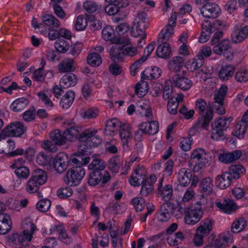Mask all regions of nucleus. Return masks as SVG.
Here are the masks:
<instances>
[{
	"instance_id": "obj_1",
	"label": "nucleus",
	"mask_w": 248,
	"mask_h": 248,
	"mask_svg": "<svg viewBox=\"0 0 248 248\" xmlns=\"http://www.w3.org/2000/svg\"><path fill=\"white\" fill-rule=\"evenodd\" d=\"M96 133V130L90 128L84 131L80 135L79 140L82 143L79 146L78 151L71 155L72 163L79 166H84L89 163L91 158L86 155L90 154L91 152L88 150L90 148L97 146L101 142Z\"/></svg>"
},
{
	"instance_id": "obj_2",
	"label": "nucleus",
	"mask_w": 248,
	"mask_h": 248,
	"mask_svg": "<svg viewBox=\"0 0 248 248\" xmlns=\"http://www.w3.org/2000/svg\"><path fill=\"white\" fill-rule=\"evenodd\" d=\"M121 46H113L109 50L110 58L113 61H119L124 56L134 57L138 53L137 47L134 46L128 36H124L118 44Z\"/></svg>"
},
{
	"instance_id": "obj_3",
	"label": "nucleus",
	"mask_w": 248,
	"mask_h": 248,
	"mask_svg": "<svg viewBox=\"0 0 248 248\" xmlns=\"http://www.w3.org/2000/svg\"><path fill=\"white\" fill-rule=\"evenodd\" d=\"M211 161L210 154L203 149L198 148L191 152L188 161V166L193 171L199 172L209 165Z\"/></svg>"
},
{
	"instance_id": "obj_4",
	"label": "nucleus",
	"mask_w": 248,
	"mask_h": 248,
	"mask_svg": "<svg viewBox=\"0 0 248 248\" xmlns=\"http://www.w3.org/2000/svg\"><path fill=\"white\" fill-rule=\"evenodd\" d=\"M22 228V232L20 233H14L11 236L10 240L15 243H18L23 245H27L32 240L36 228L30 217H27L23 220Z\"/></svg>"
},
{
	"instance_id": "obj_5",
	"label": "nucleus",
	"mask_w": 248,
	"mask_h": 248,
	"mask_svg": "<svg viewBox=\"0 0 248 248\" xmlns=\"http://www.w3.org/2000/svg\"><path fill=\"white\" fill-rule=\"evenodd\" d=\"M196 108L200 111L202 118L199 122L197 126H200L203 129H207L213 119V112L209 104L202 99H199L195 102ZM197 126L192 128L190 133L192 134Z\"/></svg>"
},
{
	"instance_id": "obj_6",
	"label": "nucleus",
	"mask_w": 248,
	"mask_h": 248,
	"mask_svg": "<svg viewBox=\"0 0 248 248\" xmlns=\"http://www.w3.org/2000/svg\"><path fill=\"white\" fill-rule=\"evenodd\" d=\"M79 133V128L72 127L63 132L55 130L50 133V138L57 144L62 145L67 141H73L76 140Z\"/></svg>"
},
{
	"instance_id": "obj_7",
	"label": "nucleus",
	"mask_w": 248,
	"mask_h": 248,
	"mask_svg": "<svg viewBox=\"0 0 248 248\" xmlns=\"http://www.w3.org/2000/svg\"><path fill=\"white\" fill-rule=\"evenodd\" d=\"M202 205L188 204L184 209V221L186 224L194 225L199 222L203 214Z\"/></svg>"
},
{
	"instance_id": "obj_8",
	"label": "nucleus",
	"mask_w": 248,
	"mask_h": 248,
	"mask_svg": "<svg viewBox=\"0 0 248 248\" xmlns=\"http://www.w3.org/2000/svg\"><path fill=\"white\" fill-rule=\"evenodd\" d=\"M232 120L231 118L225 117H220L215 119L212 123L211 138L215 140L223 139L224 131L229 127Z\"/></svg>"
},
{
	"instance_id": "obj_9",
	"label": "nucleus",
	"mask_w": 248,
	"mask_h": 248,
	"mask_svg": "<svg viewBox=\"0 0 248 248\" xmlns=\"http://www.w3.org/2000/svg\"><path fill=\"white\" fill-rule=\"evenodd\" d=\"M85 175V170L81 167H74L69 169L66 173L65 183L70 186H77Z\"/></svg>"
},
{
	"instance_id": "obj_10",
	"label": "nucleus",
	"mask_w": 248,
	"mask_h": 248,
	"mask_svg": "<svg viewBox=\"0 0 248 248\" xmlns=\"http://www.w3.org/2000/svg\"><path fill=\"white\" fill-rule=\"evenodd\" d=\"M148 23L146 14L143 12L139 13L134 19L131 30V35L134 37L137 38L140 34L145 32Z\"/></svg>"
},
{
	"instance_id": "obj_11",
	"label": "nucleus",
	"mask_w": 248,
	"mask_h": 248,
	"mask_svg": "<svg viewBox=\"0 0 248 248\" xmlns=\"http://www.w3.org/2000/svg\"><path fill=\"white\" fill-rule=\"evenodd\" d=\"M222 23L219 20L215 21L212 24L208 21L202 23V31L199 38V42L201 43L206 42L210 38L212 32L215 30L222 29Z\"/></svg>"
},
{
	"instance_id": "obj_12",
	"label": "nucleus",
	"mask_w": 248,
	"mask_h": 248,
	"mask_svg": "<svg viewBox=\"0 0 248 248\" xmlns=\"http://www.w3.org/2000/svg\"><path fill=\"white\" fill-rule=\"evenodd\" d=\"M195 201L193 204L197 205H202L206 201L204 194H197L192 188H187L184 192L182 197L180 199L179 202L186 203Z\"/></svg>"
},
{
	"instance_id": "obj_13",
	"label": "nucleus",
	"mask_w": 248,
	"mask_h": 248,
	"mask_svg": "<svg viewBox=\"0 0 248 248\" xmlns=\"http://www.w3.org/2000/svg\"><path fill=\"white\" fill-rule=\"evenodd\" d=\"M213 51L219 55H224L228 60L233 58L232 53L231 51V42L229 39H223L214 44Z\"/></svg>"
},
{
	"instance_id": "obj_14",
	"label": "nucleus",
	"mask_w": 248,
	"mask_h": 248,
	"mask_svg": "<svg viewBox=\"0 0 248 248\" xmlns=\"http://www.w3.org/2000/svg\"><path fill=\"white\" fill-rule=\"evenodd\" d=\"M227 90L228 88L226 85H222L215 93L214 100V103L217 104V105H215L214 107L215 110L219 114L225 113V109L223 105L224 97L226 95Z\"/></svg>"
},
{
	"instance_id": "obj_15",
	"label": "nucleus",
	"mask_w": 248,
	"mask_h": 248,
	"mask_svg": "<svg viewBox=\"0 0 248 248\" xmlns=\"http://www.w3.org/2000/svg\"><path fill=\"white\" fill-rule=\"evenodd\" d=\"M69 162L70 158L66 154L59 153L53 159V168L57 173H62L67 169Z\"/></svg>"
},
{
	"instance_id": "obj_16",
	"label": "nucleus",
	"mask_w": 248,
	"mask_h": 248,
	"mask_svg": "<svg viewBox=\"0 0 248 248\" xmlns=\"http://www.w3.org/2000/svg\"><path fill=\"white\" fill-rule=\"evenodd\" d=\"M15 174L20 179H26L30 175L29 168L25 165V161L21 158L15 160L11 165Z\"/></svg>"
},
{
	"instance_id": "obj_17",
	"label": "nucleus",
	"mask_w": 248,
	"mask_h": 248,
	"mask_svg": "<svg viewBox=\"0 0 248 248\" xmlns=\"http://www.w3.org/2000/svg\"><path fill=\"white\" fill-rule=\"evenodd\" d=\"M26 130V127L18 122H13L4 129L3 133L8 136L18 137L22 135Z\"/></svg>"
},
{
	"instance_id": "obj_18",
	"label": "nucleus",
	"mask_w": 248,
	"mask_h": 248,
	"mask_svg": "<svg viewBox=\"0 0 248 248\" xmlns=\"http://www.w3.org/2000/svg\"><path fill=\"white\" fill-rule=\"evenodd\" d=\"M220 13V7L215 3H208L201 9V14L206 18H217Z\"/></svg>"
},
{
	"instance_id": "obj_19",
	"label": "nucleus",
	"mask_w": 248,
	"mask_h": 248,
	"mask_svg": "<svg viewBox=\"0 0 248 248\" xmlns=\"http://www.w3.org/2000/svg\"><path fill=\"white\" fill-rule=\"evenodd\" d=\"M215 204L220 211L228 214H232L238 208L234 201L230 199L222 201L218 199L215 201Z\"/></svg>"
},
{
	"instance_id": "obj_20",
	"label": "nucleus",
	"mask_w": 248,
	"mask_h": 248,
	"mask_svg": "<svg viewBox=\"0 0 248 248\" xmlns=\"http://www.w3.org/2000/svg\"><path fill=\"white\" fill-rule=\"evenodd\" d=\"M171 81L173 86L184 91L189 90L192 85V82L190 79L179 74L175 75Z\"/></svg>"
},
{
	"instance_id": "obj_21",
	"label": "nucleus",
	"mask_w": 248,
	"mask_h": 248,
	"mask_svg": "<svg viewBox=\"0 0 248 248\" xmlns=\"http://www.w3.org/2000/svg\"><path fill=\"white\" fill-rule=\"evenodd\" d=\"M115 31L111 26H107L102 31L103 39L106 41L118 45L123 37L115 36Z\"/></svg>"
},
{
	"instance_id": "obj_22",
	"label": "nucleus",
	"mask_w": 248,
	"mask_h": 248,
	"mask_svg": "<svg viewBox=\"0 0 248 248\" xmlns=\"http://www.w3.org/2000/svg\"><path fill=\"white\" fill-rule=\"evenodd\" d=\"M136 113L137 115L143 116L150 119L152 116V109L150 106V102L147 100H141L137 104Z\"/></svg>"
},
{
	"instance_id": "obj_23",
	"label": "nucleus",
	"mask_w": 248,
	"mask_h": 248,
	"mask_svg": "<svg viewBox=\"0 0 248 248\" xmlns=\"http://www.w3.org/2000/svg\"><path fill=\"white\" fill-rule=\"evenodd\" d=\"M119 134L123 148L124 150H126L128 148L129 141L132 136V130L130 125L129 124L123 125L121 127Z\"/></svg>"
},
{
	"instance_id": "obj_24",
	"label": "nucleus",
	"mask_w": 248,
	"mask_h": 248,
	"mask_svg": "<svg viewBox=\"0 0 248 248\" xmlns=\"http://www.w3.org/2000/svg\"><path fill=\"white\" fill-rule=\"evenodd\" d=\"M248 36V26L238 29L235 26L231 34V40L234 43H239Z\"/></svg>"
},
{
	"instance_id": "obj_25",
	"label": "nucleus",
	"mask_w": 248,
	"mask_h": 248,
	"mask_svg": "<svg viewBox=\"0 0 248 248\" xmlns=\"http://www.w3.org/2000/svg\"><path fill=\"white\" fill-rule=\"evenodd\" d=\"M139 129L143 133L155 135L158 131L159 124L158 122L155 121L149 123L142 122L139 124Z\"/></svg>"
},
{
	"instance_id": "obj_26",
	"label": "nucleus",
	"mask_w": 248,
	"mask_h": 248,
	"mask_svg": "<svg viewBox=\"0 0 248 248\" xmlns=\"http://www.w3.org/2000/svg\"><path fill=\"white\" fill-rule=\"evenodd\" d=\"M247 127H248V124L246 121L243 120L242 117L240 121H238L234 124L232 134L239 139H243L247 131Z\"/></svg>"
},
{
	"instance_id": "obj_27",
	"label": "nucleus",
	"mask_w": 248,
	"mask_h": 248,
	"mask_svg": "<svg viewBox=\"0 0 248 248\" xmlns=\"http://www.w3.org/2000/svg\"><path fill=\"white\" fill-rule=\"evenodd\" d=\"M162 70L156 66H152L146 68L141 74L142 79H157L162 74Z\"/></svg>"
},
{
	"instance_id": "obj_28",
	"label": "nucleus",
	"mask_w": 248,
	"mask_h": 248,
	"mask_svg": "<svg viewBox=\"0 0 248 248\" xmlns=\"http://www.w3.org/2000/svg\"><path fill=\"white\" fill-rule=\"evenodd\" d=\"M171 52L170 45L166 41L160 42L155 51L156 56L164 59L168 58L170 56Z\"/></svg>"
},
{
	"instance_id": "obj_29",
	"label": "nucleus",
	"mask_w": 248,
	"mask_h": 248,
	"mask_svg": "<svg viewBox=\"0 0 248 248\" xmlns=\"http://www.w3.org/2000/svg\"><path fill=\"white\" fill-rule=\"evenodd\" d=\"M121 125L120 121L117 118H112L106 122L104 133L106 135L113 136L117 128Z\"/></svg>"
},
{
	"instance_id": "obj_30",
	"label": "nucleus",
	"mask_w": 248,
	"mask_h": 248,
	"mask_svg": "<svg viewBox=\"0 0 248 248\" xmlns=\"http://www.w3.org/2000/svg\"><path fill=\"white\" fill-rule=\"evenodd\" d=\"M232 180L230 174L225 172L216 178L215 185L220 189H225L230 186Z\"/></svg>"
},
{
	"instance_id": "obj_31",
	"label": "nucleus",
	"mask_w": 248,
	"mask_h": 248,
	"mask_svg": "<svg viewBox=\"0 0 248 248\" xmlns=\"http://www.w3.org/2000/svg\"><path fill=\"white\" fill-rule=\"evenodd\" d=\"M92 158L93 161L88 166L89 170L101 172L106 168V163L104 160L98 158L97 155H93Z\"/></svg>"
},
{
	"instance_id": "obj_32",
	"label": "nucleus",
	"mask_w": 248,
	"mask_h": 248,
	"mask_svg": "<svg viewBox=\"0 0 248 248\" xmlns=\"http://www.w3.org/2000/svg\"><path fill=\"white\" fill-rule=\"evenodd\" d=\"M204 63V59L201 55H197L192 60H189L185 64V67L189 72H194Z\"/></svg>"
},
{
	"instance_id": "obj_33",
	"label": "nucleus",
	"mask_w": 248,
	"mask_h": 248,
	"mask_svg": "<svg viewBox=\"0 0 248 248\" xmlns=\"http://www.w3.org/2000/svg\"><path fill=\"white\" fill-rule=\"evenodd\" d=\"M78 77L74 74H65L61 79L60 86L64 88L73 87L78 82Z\"/></svg>"
},
{
	"instance_id": "obj_34",
	"label": "nucleus",
	"mask_w": 248,
	"mask_h": 248,
	"mask_svg": "<svg viewBox=\"0 0 248 248\" xmlns=\"http://www.w3.org/2000/svg\"><path fill=\"white\" fill-rule=\"evenodd\" d=\"M192 177V174L190 170L186 168H183L179 172L178 180L181 186H186L190 184Z\"/></svg>"
},
{
	"instance_id": "obj_35",
	"label": "nucleus",
	"mask_w": 248,
	"mask_h": 248,
	"mask_svg": "<svg viewBox=\"0 0 248 248\" xmlns=\"http://www.w3.org/2000/svg\"><path fill=\"white\" fill-rule=\"evenodd\" d=\"M214 222L209 218L203 220L197 227L196 231L199 233L206 236L209 234L212 230Z\"/></svg>"
},
{
	"instance_id": "obj_36",
	"label": "nucleus",
	"mask_w": 248,
	"mask_h": 248,
	"mask_svg": "<svg viewBox=\"0 0 248 248\" xmlns=\"http://www.w3.org/2000/svg\"><path fill=\"white\" fill-rule=\"evenodd\" d=\"M6 141V155H22L23 154V150L21 148L15 149V142L14 140L8 139Z\"/></svg>"
},
{
	"instance_id": "obj_37",
	"label": "nucleus",
	"mask_w": 248,
	"mask_h": 248,
	"mask_svg": "<svg viewBox=\"0 0 248 248\" xmlns=\"http://www.w3.org/2000/svg\"><path fill=\"white\" fill-rule=\"evenodd\" d=\"M234 68L230 64L225 65L221 67L218 73V76L222 80H227L233 75Z\"/></svg>"
},
{
	"instance_id": "obj_38",
	"label": "nucleus",
	"mask_w": 248,
	"mask_h": 248,
	"mask_svg": "<svg viewBox=\"0 0 248 248\" xmlns=\"http://www.w3.org/2000/svg\"><path fill=\"white\" fill-rule=\"evenodd\" d=\"M172 191L173 190L171 185H166L163 186L162 184L160 183L158 186V194L165 201H168L171 198Z\"/></svg>"
},
{
	"instance_id": "obj_39",
	"label": "nucleus",
	"mask_w": 248,
	"mask_h": 248,
	"mask_svg": "<svg viewBox=\"0 0 248 248\" xmlns=\"http://www.w3.org/2000/svg\"><path fill=\"white\" fill-rule=\"evenodd\" d=\"M75 93L71 90L67 91L62 97L60 104L63 108H68L73 103L75 99Z\"/></svg>"
},
{
	"instance_id": "obj_40",
	"label": "nucleus",
	"mask_w": 248,
	"mask_h": 248,
	"mask_svg": "<svg viewBox=\"0 0 248 248\" xmlns=\"http://www.w3.org/2000/svg\"><path fill=\"white\" fill-rule=\"evenodd\" d=\"M31 178L39 185L42 186L46 182L47 176L44 170L37 169L34 171Z\"/></svg>"
},
{
	"instance_id": "obj_41",
	"label": "nucleus",
	"mask_w": 248,
	"mask_h": 248,
	"mask_svg": "<svg viewBox=\"0 0 248 248\" xmlns=\"http://www.w3.org/2000/svg\"><path fill=\"white\" fill-rule=\"evenodd\" d=\"M185 236L181 232H178L174 234H170L167 237V243L172 247L177 246L182 243Z\"/></svg>"
},
{
	"instance_id": "obj_42",
	"label": "nucleus",
	"mask_w": 248,
	"mask_h": 248,
	"mask_svg": "<svg viewBox=\"0 0 248 248\" xmlns=\"http://www.w3.org/2000/svg\"><path fill=\"white\" fill-rule=\"evenodd\" d=\"M88 25V16L79 15L78 16L74 22L75 29L78 31H82L86 29Z\"/></svg>"
},
{
	"instance_id": "obj_43",
	"label": "nucleus",
	"mask_w": 248,
	"mask_h": 248,
	"mask_svg": "<svg viewBox=\"0 0 248 248\" xmlns=\"http://www.w3.org/2000/svg\"><path fill=\"white\" fill-rule=\"evenodd\" d=\"M28 103V100L25 98H19L13 101L11 106V109L16 112L23 110Z\"/></svg>"
},
{
	"instance_id": "obj_44",
	"label": "nucleus",
	"mask_w": 248,
	"mask_h": 248,
	"mask_svg": "<svg viewBox=\"0 0 248 248\" xmlns=\"http://www.w3.org/2000/svg\"><path fill=\"white\" fill-rule=\"evenodd\" d=\"M200 187L202 192L207 194H211L213 191V181L211 178H203L200 184Z\"/></svg>"
},
{
	"instance_id": "obj_45",
	"label": "nucleus",
	"mask_w": 248,
	"mask_h": 248,
	"mask_svg": "<svg viewBox=\"0 0 248 248\" xmlns=\"http://www.w3.org/2000/svg\"><path fill=\"white\" fill-rule=\"evenodd\" d=\"M246 219L243 217L237 218L234 221L232 225V232L237 233L242 231L247 226Z\"/></svg>"
},
{
	"instance_id": "obj_46",
	"label": "nucleus",
	"mask_w": 248,
	"mask_h": 248,
	"mask_svg": "<svg viewBox=\"0 0 248 248\" xmlns=\"http://www.w3.org/2000/svg\"><path fill=\"white\" fill-rule=\"evenodd\" d=\"M245 172V168L240 165H232L230 168L227 173H229L231 176V179H238L240 176L244 174Z\"/></svg>"
},
{
	"instance_id": "obj_47",
	"label": "nucleus",
	"mask_w": 248,
	"mask_h": 248,
	"mask_svg": "<svg viewBox=\"0 0 248 248\" xmlns=\"http://www.w3.org/2000/svg\"><path fill=\"white\" fill-rule=\"evenodd\" d=\"M144 178L145 176L140 174L139 170H136L129 179V183L131 186H139L143 183Z\"/></svg>"
},
{
	"instance_id": "obj_48",
	"label": "nucleus",
	"mask_w": 248,
	"mask_h": 248,
	"mask_svg": "<svg viewBox=\"0 0 248 248\" xmlns=\"http://www.w3.org/2000/svg\"><path fill=\"white\" fill-rule=\"evenodd\" d=\"M74 62L72 59L64 60L59 65V70L63 73L74 71Z\"/></svg>"
},
{
	"instance_id": "obj_49",
	"label": "nucleus",
	"mask_w": 248,
	"mask_h": 248,
	"mask_svg": "<svg viewBox=\"0 0 248 248\" xmlns=\"http://www.w3.org/2000/svg\"><path fill=\"white\" fill-rule=\"evenodd\" d=\"M87 62L93 67H98L102 63V59L98 53L93 52L88 55Z\"/></svg>"
},
{
	"instance_id": "obj_50",
	"label": "nucleus",
	"mask_w": 248,
	"mask_h": 248,
	"mask_svg": "<svg viewBox=\"0 0 248 248\" xmlns=\"http://www.w3.org/2000/svg\"><path fill=\"white\" fill-rule=\"evenodd\" d=\"M149 89L148 83L141 80L135 87V93L140 97L145 96Z\"/></svg>"
},
{
	"instance_id": "obj_51",
	"label": "nucleus",
	"mask_w": 248,
	"mask_h": 248,
	"mask_svg": "<svg viewBox=\"0 0 248 248\" xmlns=\"http://www.w3.org/2000/svg\"><path fill=\"white\" fill-rule=\"evenodd\" d=\"M42 21L45 25L49 27H58L60 25L59 21L50 15H46L43 16Z\"/></svg>"
},
{
	"instance_id": "obj_52",
	"label": "nucleus",
	"mask_w": 248,
	"mask_h": 248,
	"mask_svg": "<svg viewBox=\"0 0 248 248\" xmlns=\"http://www.w3.org/2000/svg\"><path fill=\"white\" fill-rule=\"evenodd\" d=\"M213 71L211 66L203 67L200 71L196 72V77L198 80H205L212 74Z\"/></svg>"
},
{
	"instance_id": "obj_53",
	"label": "nucleus",
	"mask_w": 248,
	"mask_h": 248,
	"mask_svg": "<svg viewBox=\"0 0 248 248\" xmlns=\"http://www.w3.org/2000/svg\"><path fill=\"white\" fill-rule=\"evenodd\" d=\"M131 203L134 207L136 212H141L144 208L145 202L141 197H135L131 201Z\"/></svg>"
},
{
	"instance_id": "obj_54",
	"label": "nucleus",
	"mask_w": 248,
	"mask_h": 248,
	"mask_svg": "<svg viewBox=\"0 0 248 248\" xmlns=\"http://www.w3.org/2000/svg\"><path fill=\"white\" fill-rule=\"evenodd\" d=\"M102 179V173L99 171H92L89 175L88 184L92 186L97 185Z\"/></svg>"
},
{
	"instance_id": "obj_55",
	"label": "nucleus",
	"mask_w": 248,
	"mask_h": 248,
	"mask_svg": "<svg viewBox=\"0 0 248 248\" xmlns=\"http://www.w3.org/2000/svg\"><path fill=\"white\" fill-rule=\"evenodd\" d=\"M174 28L173 26L166 25L161 31L159 34L161 39L164 40H169L174 33Z\"/></svg>"
},
{
	"instance_id": "obj_56",
	"label": "nucleus",
	"mask_w": 248,
	"mask_h": 248,
	"mask_svg": "<svg viewBox=\"0 0 248 248\" xmlns=\"http://www.w3.org/2000/svg\"><path fill=\"white\" fill-rule=\"evenodd\" d=\"M54 46L57 51L62 53H66L69 48V44L62 39L56 41Z\"/></svg>"
},
{
	"instance_id": "obj_57",
	"label": "nucleus",
	"mask_w": 248,
	"mask_h": 248,
	"mask_svg": "<svg viewBox=\"0 0 248 248\" xmlns=\"http://www.w3.org/2000/svg\"><path fill=\"white\" fill-rule=\"evenodd\" d=\"M235 78L238 82H246L248 80V70L245 68H240L236 72Z\"/></svg>"
},
{
	"instance_id": "obj_58",
	"label": "nucleus",
	"mask_w": 248,
	"mask_h": 248,
	"mask_svg": "<svg viewBox=\"0 0 248 248\" xmlns=\"http://www.w3.org/2000/svg\"><path fill=\"white\" fill-rule=\"evenodd\" d=\"M40 186V185L30 178L27 183L26 190L29 193H35L38 192Z\"/></svg>"
},
{
	"instance_id": "obj_59",
	"label": "nucleus",
	"mask_w": 248,
	"mask_h": 248,
	"mask_svg": "<svg viewBox=\"0 0 248 248\" xmlns=\"http://www.w3.org/2000/svg\"><path fill=\"white\" fill-rule=\"evenodd\" d=\"M183 59L181 57H175L169 62L170 67L175 71H178L183 65Z\"/></svg>"
},
{
	"instance_id": "obj_60",
	"label": "nucleus",
	"mask_w": 248,
	"mask_h": 248,
	"mask_svg": "<svg viewBox=\"0 0 248 248\" xmlns=\"http://www.w3.org/2000/svg\"><path fill=\"white\" fill-rule=\"evenodd\" d=\"M88 22L89 23V27L92 30H97L101 28V21L96 19L93 16H88Z\"/></svg>"
},
{
	"instance_id": "obj_61",
	"label": "nucleus",
	"mask_w": 248,
	"mask_h": 248,
	"mask_svg": "<svg viewBox=\"0 0 248 248\" xmlns=\"http://www.w3.org/2000/svg\"><path fill=\"white\" fill-rule=\"evenodd\" d=\"M98 114V110L96 108H92L84 110L81 113V116L84 119H93L95 118Z\"/></svg>"
},
{
	"instance_id": "obj_62",
	"label": "nucleus",
	"mask_w": 248,
	"mask_h": 248,
	"mask_svg": "<svg viewBox=\"0 0 248 248\" xmlns=\"http://www.w3.org/2000/svg\"><path fill=\"white\" fill-rule=\"evenodd\" d=\"M48 92L46 93L40 92L38 93L39 99L45 105L46 107L49 109H52L53 107V104L48 96Z\"/></svg>"
},
{
	"instance_id": "obj_63",
	"label": "nucleus",
	"mask_w": 248,
	"mask_h": 248,
	"mask_svg": "<svg viewBox=\"0 0 248 248\" xmlns=\"http://www.w3.org/2000/svg\"><path fill=\"white\" fill-rule=\"evenodd\" d=\"M50 206L51 202L47 199L40 200L36 204V208L39 211L43 212L47 211Z\"/></svg>"
},
{
	"instance_id": "obj_64",
	"label": "nucleus",
	"mask_w": 248,
	"mask_h": 248,
	"mask_svg": "<svg viewBox=\"0 0 248 248\" xmlns=\"http://www.w3.org/2000/svg\"><path fill=\"white\" fill-rule=\"evenodd\" d=\"M83 7L88 13H94L99 8L98 5L93 1L87 0L83 3Z\"/></svg>"
}]
</instances>
